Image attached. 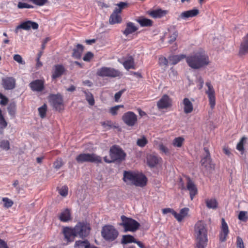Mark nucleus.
<instances>
[{
    "label": "nucleus",
    "instance_id": "nucleus-1",
    "mask_svg": "<svg viewBox=\"0 0 248 248\" xmlns=\"http://www.w3.org/2000/svg\"><path fill=\"white\" fill-rule=\"evenodd\" d=\"M186 61L188 66L194 69L204 67L210 63L209 57L204 51H200L187 56Z\"/></svg>",
    "mask_w": 248,
    "mask_h": 248
},
{
    "label": "nucleus",
    "instance_id": "nucleus-2",
    "mask_svg": "<svg viewBox=\"0 0 248 248\" xmlns=\"http://www.w3.org/2000/svg\"><path fill=\"white\" fill-rule=\"evenodd\" d=\"M195 236L197 242L206 244L208 242V230L206 224L202 221H198L194 226Z\"/></svg>",
    "mask_w": 248,
    "mask_h": 248
},
{
    "label": "nucleus",
    "instance_id": "nucleus-3",
    "mask_svg": "<svg viewBox=\"0 0 248 248\" xmlns=\"http://www.w3.org/2000/svg\"><path fill=\"white\" fill-rule=\"evenodd\" d=\"M110 162L119 164L125 159L126 156L124 151L118 145H113L109 149Z\"/></svg>",
    "mask_w": 248,
    "mask_h": 248
},
{
    "label": "nucleus",
    "instance_id": "nucleus-4",
    "mask_svg": "<svg viewBox=\"0 0 248 248\" xmlns=\"http://www.w3.org/2000/svg\"><path fill=\"white\" fill-rule=\"evenodd\" d=\"M121 219L122 222L120 223V225L123 227L125 232H135L139 229L140 226V224L136 220L124 215L121 217Z\"/></svg>",
    "mask_w": 248,
    "mask_h": 248
},
{
    "label": "nucleus",
    "instance_id": "nucleus-5",
    "mask_svg": "<svg viewBox=\"0 0 248 248\" xmlns=\"http://www.w3.org/2000/svg\"><path fill=\"white\" fill-rule=\"evenodd\" d=\"M76 161L79 164L84 162L100 163L102 161L101 157L94 154L82 153L80 154L76 157Z\"/></svg>",
    "mask_w": 248,
    "mask_h": 248
},
{
    "label": "nucleus",
    "instance_id": "nucleus-6",
    "mask_svg": "<svg viewBox=\"0 0 248 248\" xmlns=\"http://www.w3.org/2000/svg\"><path fill=\"white\" fill-rule=\"evenodd\" d=\"M74 228L76 236L82 239L89 234L91 230L90 224L85 222H78Z\"/></svg>",
    "mask_w": 248,
    "mask_h": 248
},
{
    "label": "nucleus",
    "instance_id": "nucleus-7",
    "mask_svg": "<svg viewBox=\"0 0 248 248\" xmlns=\"http://www.w3.org/2000/svg\"><path fill=\"white\" fill-rule=\"evenodd\" d=\"M48 99L50 104L56 110L62 109L63 98L61 94H51L48 96Z\"/></svg>",
    "mask_w": 248,
    "mask_h": 248
},
{
    "label": "nucleus",
    "instance_id": "nucleus-8",
    "mask_svg": "<svg viewBox=\"0 0 248 248\" xmlns=\"http://www.w3.org/2000/svg\"><path fill=\"white\" fill-rule=\"evenodd\" d=\"M122 120L128 126H133L137 123V116L132 111H128L124 114Z\"/></svg>",
    "mask_w": 248,
    "mask_h": 248
},
{
    "label": "nucleus",
    "instance_id": "nucleus-9",
    "mask_svg": "<svg viewBox=\"0 0 248 248\" xmlns=\"http://www.w3.org/2000/svg\"><path fill=\"white\" fill-rule=\"evenodd\" d=\"M181 188L182 190L186 189L189 191L190 198L191 201L193 200L195 196L198 193V189L196 186L189 177L187 178L186 188L183 184Z\"/></svg>",
    "mask_w": 248,
    "mask_h": 248
},
{
    "label": "nucleus",
    "instance_id": "nucleus-10",
    "mask_svg": "<svg viewBox=\"0 0 248 248\" xmlns=\"http://www.w3.org/2000/svg\"><path fill=\"white\" fill-rule=\"evenodd\" d=\"M159 109H166L172 106V100L167 94H164L157 102Z\"/></svg>",
    "mask_w": 248,
    "mask_h": 248
},
{
    "label": "nucleus",
    "instance_id": "nucleus-11",
    "mask_svg": "<svg viewBox=\"0 0 248 248\" xmlns=\"http://www.w3.org/2000/svg\"><path fill=\"white\" fill-rule=\"evenodd\" d=\"M38 24L35 22L28 20L21 23L17 26L15 30L16 33H17L18 30L22 29L25 30H29L31 28L33 30H36L38 28Z\"/></svg>",
    "mask_w": 248,
    "mask_h": 248
},
{
    "label": "nucleus",
    "instance_id": "nucleus-12",
    "mask_svg": "<svg viewBox=\"0 0 248 248\" xmlns=\"http://www.w3.org/2000/svg\"><path fill=\"white\" fill-rule=\"evenodd\" d=\"M229 233V227L225 219H221V231L219 232V241L224 242L227 240L228 234Z\"/></svg>",
    "mask_w": 248,
    "mask_h": 248
},
{
    "label": "nucleus",
    "instance_id": "nucleus-13",
    "mask_svg": "<svg viewBox=\"0 0 248 248\" xmlns=\"http://www.w3.org/2000/svg\"><path fill=\"white\" fill-rule=\"evenodd\" d=\"M2 85L5 90H13L16 86V79L13 77H6L2 79Z\"/></svg>",
    "mask_w": 248,
    "mask_h": 248
},
{
    "label": "nucleus",
    "instance_id": "nucleus-14",
    "mask_svg": "<svg viewBox=\"0 0 248 248\" xmlns=\"http://www.w3.org/2000/svg\"><path fill=\"white\" fill-rule=\"evenodd\" d=\"M29 87L33 92H41L44 89V82L41 79H36L29 84Z\"/></svg>",
    "mask_w": 248,
    "mask_h": 248
},
{
    "label": "nucleus",
    "instance_id": "nucleus-15",
    "mask_svg": "<svg viewBox=\"0 0 248 248\" xmlns=\"http://www.w3.org/2000/svg\"><path fill=\"white\" fill-rule=\"evenodd\" d=\"M147 182V179L144 174L141 173L136 172L133 185L137 186L143 187L146 185Z\"/></svg>",
    "mask_w": 248,
    "mask_h": 248
},
{
    "label": "nucleus",
    "instance_id": "nucleus-16",
    "mask_svg": "<svg viewBox=\"0 0 248 248\" xmlns=\"http://www.w3.org/2000/svg\"><path fill=\"white\" fill-rule=\"evenodd\" d=\"M204 150L206 155L201 159L202 166L206 169L212 168L211 159L209 150L207 148H204Z\"/></svg>",
    "mask_w": 248,
    "mask_h": 248
},
{
    "label": "nucleus",
    "instance_id": "nucleus-17",
    "mask_svg": "<svg viewBox=\"0 0 248 248\" xmlns=\"http://www.w3.org/2000/svg\"><path fill=\"white\" fill-rule=\"evenodd\" d=\"M138 29V27L135 25V23L129 21L126 23L125 28L123 31V33L125 36H127L137 31Z\"/></svg>",
    "mask_w": 248,
    "mask_h": 248
},
{
    "label": "nucleus",
    "instance_id": "nucleus-18",
    "mask_svg": "<svg viewBox=\"0 0 248 248\" xmlns=\"http://www.w3.org/2000/svg\"><path fill=\"white\" fill-rule=\"evenodd\" d=\"M199 13V10L194 9L182 12L179 16L178 17V20L182 19H186L189 17H193L197 16Z\"/></svg>",
    "mask_w": 248,
    "mask_h": 248
},
{
    "label": "nucleus",
    "instance_id": "nucleus-19",
    "mask_svg": "<svg viewBox=\"0 0 248 248\" xmlns=\"http://www.w3.org/2000/svg\"><path fill=\"white\" fill-rule=\"evenodd\" d=\"M136 172L132 171H124V172L123 180L126 183H129L133 185L136 177Z\"/></svg>",
    "mask_w": 248,
    "mask_h": 248
},
{
    "label": "nucleus",
    "instance_id": "nucleus-20",
    "mask_svg": "<svg viewBox=\"0 0 248 248\" xmlns=\"http://www.w3.org/2000/svg\"><path fill=\"white\" fill-rule=\"evenodd\" d=\"M239 53L241 55H246L248 53V33L243 38Z\"/></svg>",
    "mask_w": 248,
    "mask_h": 248
},
{
    "label": "nucleus",
    "instance_id": "nucleus-21",
    "mask_svg": "<svg viewBox=\"0 0 248 248\" xmlns=\"http://www.w3.org/2000/svg\"><path fill=\"white\" fill-rule=\"evenodd\" d=\"M184 112L186 114L191 113L193 110V105L192 103L188 98H185L183 100Z\"/></svg>",
    "mask_w": 248,
    "mask_h": 248
},
{
    "label": "nucleus",
    "instance_id": "nucleus-22",
    "mask_svg": "<svg viewBox=\"0 0 248 248\" xmlns=\"http://www.w3.org/2000/svg\"><path fill=\"white\" fill-rule=\"evenodd\" d=\"M189 209L187 207H185L181 209L179 213L175 212L174 216L175 218L179 222H181L185 217L188 216Z\"/></svg>",
    "mask_w": 248,
    "mask_h": 248
},
{
    "label": "nucleus",
    "instance_id": "nucleus-23",
    "mask_svg": "<svg viewBox=\"0 0 248 248\" xmlns=\"http://www.w3.org/2000/svg\"><path fill=\"white\" fill-rule=\"evenodd\" d=\"M84 46L81 44H77L76 47L73 49L72 57L75 59H80L84 50Z\"/></svg>",
    "mask_w": 248,
    "mask_h": 248
},
{
    "label": "nucleus",
    "instance_id": "nucleus-24",
    "mask_svg": "<svg viewBox=\"0 0 248 248\" xmlns=\"http://www.w3.org/2000/svg\"><path fill=\"white\" fill-rule=\"evenodd\" d=\"M64 71L65 68L63 65L61 64L56 65L55 66L54 72L52 75V78L53 79H56L61 77Z\"/></svg>",
    "mask_w": 248,
    "mask_h": 248
},
{
    "label": "nucleus",
    "instance_id": "nucleus-25",
    "mask_svg": "<svg viewBox=\"0 0 248 248\" xmlns=\"http://www.w3.org/2000/svg\"><path fill=\"white\" fill-rule=\"evenodd\" d=\"M123 64L124 67L128 70L130 69H134L135 68L134 60L131 56H129L126 60L123 62Z\"/></svg>",
    "mask_w": 248,
    "mask_h": 248
},
{
    "label": "nucleus",
    "instance_id": "nucleus-26",
    "mask_svg": "<svg viewBox=\"0 0 248 248\" xmlns=\"http://www.w3.org/2000/svg\"><path fill=\"white\" fill-rule=\"evenodd\" d=\"M136 21L138 22L141 27H151L153 24V22L152 20L144 17H140L139 18L136 19Z\"/></svg>",
    "mask_w": 248,
    "mask_h": 248
},
{
    "label": "nucleus",
    "instance_id": "nucleus-27",
    "mask_svg": "<svg viewBox=\"0 0 248 248\" xmlns=\"http://www.w3.org/2000/svg\"><path fill=\"white\" fill-rule=\"evenodd\" d=\"M161 160V158H158L155 155H150L147 157V164L150 167H154L159 163Z\"/></svg>",
    "mask_w": 248,
    "mask_h": 248
},
{
    "label": "nucleus",
    "instance_id": "nucleus-28",
    "mask_svg": "<svg viewBox=\"0 0 248 248\" xmlns=\"http://www.w3.org/2000/svg\"><path fill=\"white\" fill-rule=\"evenodd\" d=\"M63 233L65 238L66 239L67 241H70V237L76 236L74 227L73 228H71L67 227L64 228L63 229Z\"/></svg>",
    "mask_w": 248,
    "mask_h": 248
},
{
    "label": "nucleus",
    "instance_id": "nucleus-29",
    "mask_svg": "<svg viewBox=\"0 0 248 248\" xmlns=\"http://www.w3.org/2000/svg\"><path fill=\"white\" fill-rule=\"evenodd\" d=\"M122 21L120 15L112 13L109 18V23L111 24H119Z\"/></svg>",
    "mask_w": 248,
    "mask_h": 248
},
{
    "label": "nucleus",
    "instance_id": "nucleus-30",
    "mask_svg": "<svg viewBox=\"0 0 248 248\" xmlns=\"http://www.w3.org/2000/svg\"><path fill=\"white\" fill-rule=\"evenodd\" d=\"M166 14V12L160 9L152 11L149 13V15L153 18H160Z\"/></svg>",
    "mask_w": 248,
    "mask_h": 248
},
{
    "label": "nucleus",
    "instance_id": "nucleus-31",
    "mask_svg": "<svg viewBox=\"0 0 248 248\" xmlns=\"http://www.w3.org/2000/svg\"><path fill=\"white\" fill-rule=\"evenodd\" d=\"M186 57H187L184 54L173 55L169 57V61L172 65H175L178 63L181 60Z\"/></svg>",
    "mask_w": 248,
    "mask_h": 248
},
{
    "label": "nucleus",
    "instance_id": "nucleus-32",
    "mask_svg": "<svg viewBox=\"0 0 248 248\" xmlns=\"http://www.w3.org/2000/svg\"><path fill=\"white\" fill-rule=\"evenodd\" d=\"M82 92L85 94L86 99L88 101V103L91 106H93L94 104V100L92 93L89 92L88 90H85L84 89L82 90Z\"/></svg>",
    "mask_w": 248,
    "mask_h": 248
},
{
    "label": "nucleus",
    "instance_id": "nucleus-33",
    "mask_svg": "<svg viewBox=\"0 0 248 248\" xmlns=\"http://www.w3.org/2000/svg\"><path fill=\"white\" fill-rule=\"evenodd\" d=\"M70 211L68 209H66L62 212L59 217V219L62 222H67L70 219Z\"/></svg>",
    "mask_w": 248,
    "mask_h": 248
},
{
    "label": "nucleus",
    "instance_id": "nucleus-34",
    "mask_svg": "<svg viewBox=\"0 0 248 248\" xmlns=\"http://www.w3.org/2000/svg\"><path fill=\"white\" fill-rule=\"evenodd\" d=\"M206 206L209 209H216L218 203L215 199H208L205 200Z\"/></svg>",
    "mask_w": 248,
    "mask_h": 248
},
{
    "label": "nucleus",
    "instance_id": "nucleus-35",
    "mask_svg": "<svg viewBox=\"0 0 248 248\" xmlns=\"http://www.w3.org/2000/svg\"><path fill=\"white\" fill-rule=\"evenodd\" d=\"M117 6L118 7L115 8V10L112 13L120 15L121 13L122 10L128 6V3L125 2H120L119 3L117 4Z\"/></svg>",
    "mask_w": 248,
    "mask_h": 248
},
{
    "label": "nucleus",
    "instance_id": "nucleus-36",
    "mask_svg": "<svg viewBox=\"0 0 248 248\" xmlns=\"http://www.w3.org/2000/svg\"><path fill=\"white\" fill-rule=\"evenodd\" d=\"M96 74L101 77H108V67H102L98 69Z\"/></svg>",
    "mask_w": 248,
    "mask_h": 248
},
{
    "label": "nucleus",
    "instance_id": "nucleus-37",
    "mask_svg": "<svg viewBox=\"0 0 248 248\" xmlns=\"http://www.w3.org/2000/svg\"><path fill=\"white\" fill-rule=\"evenodd\" d=\"M119 234L118 231L113 226L109 225V241L116 239Z\"/></svg>",
    "mask_w": 248,
    "mask_h": 248
},
{
    "label": "nucleus",
    "instance_id": "nucleus-38",
    "mask_svg": "<svg viewBox=\"0 0 248 248\" xmlns=\"http://www.w3.org/2000/svg\"><path fill=\"white\" fill-rule=\"evenodd\" d=\"M136 239L131 235H124L123 236L122 239V243L123 244H126L128 243H134Z\"/></svg>",
    "mask_w": 248,
    "mask_h": 248
},
{
    "label": "nucleus",
    "instance_id": "nucleus-39",
    "mask_svg": "<svg viewBox=\"0 0 248 248\" xmlns=\"http://www.w3.org/2000/svg\"><path fill=\"white\" fill-rule=\"evenodd\" d=\"M185 139L182 137H178L175 138L172 141V145L173 146L180 148L184 144Z\"/></svg>",
    "mask_w": 248,
    "mask_h": 248
},
{
    "label": "nucleus",
    "instance_id": "nucleus-40",
    "mask_svg": "<svg viewBox=\"0 0 248 248\" xmlns=\"http://www.w3.org/2000/svg\"><path fill=\"white\" fill-rule=\"evenodd\" d=\"M16 103L14 102H11L9 104L7 107V110L9 115L11 116H14L16 111Z\"/></svg>",
    "mask_w": 248,
    "mask_h": 248
},
{
    "label": "nucleus",
    "instance_id": "nucleus-41",
    "mask_svg": "<svg viewBox=\"0 0 248 248\" xmlns=\"http://www.w3.org/2000/svg\"><path fill=\"white\" fill-rule=\"evenodd\" d=\"M206 85L208 87V90L205 92V93L207 94L208 96L215 95V92L211 82H206Z\"/></svg>",
    "mask_w": 248,
    "mask_h": 248
},
{
    "label": "nucleus",
    "instance_id": "nucleus-42",
    "mask_svg": "<svg viewBox=\"0 0 248 248\" xmlns=\"http://www.w3.org/2000/svg\"><path fill=\"white\" fill-rule=\"evenodd\" d=\"M87 244H90L89 242L87 240L77 241L75 242V244L74 245V248H83L84 247V248H85V246Z\"/></svg>",
    "mask_w": 248,
    "mask_h": 248
},
{
    "label": "nucleus",
    "instance_id": "nucleus-43",
    "mask_svg": "<svg viewBox=\"0 0 248 248\" xmlns=\"http://www.w3.org/2000/svg\"><path fill=\"white\" fill-rule=\"evenodd\" d=\"M101 235L105 240H108V225H106L102 228Z\"/></svg>",
    "mask_w": 248,
    "mask_h": 248
},
{
    "label": "nucleus",
    "instance_id": "nucleus-44",
    "mask_svg": "<svg viewBox=\"0 0 248 248\" xmlns=\"http://www.w3.org/2000/svg\"><path fill=\"white\" fill-rule=\"evenodd\" d=\"M240 220L246 222L248 219V213L247 211H240L238 216Z\"/></svg>",
    "mask_w": 248,
    "mask_h": 248
},
{
    "label": "nucleus",
    "instance_id": "nucleus-45",
    "mask_svg": "<svg viewBox=\"0 0 248 248\" xmlns=\"http://www.w3.org/2000/svg\"><path fill=\"white\" fill-rule=\"evenodd\" d=\"M147 143L148 140L144 136L141 139H138L137 141V145L140 147H144Z\"/></svg>",
    "mask_w": 248,
    "mask_h": 248
},
{
    "label": "nucleus",
    "instance_id": "nucleus-46",
    "mask_svg": "<svg viewBox=\"0 0 248 248\" xmlns=\"http://www.w3.org/2000/svg\"><path fill=\"white\" fill-rule=\"evenodd\" d=\"M246 138L242 137L240 140V141L238 143L236 146V149L238 151L240 152H243L244 150V144L246 141Z\"/></svg>",
    "mask_w": 248,
    "mask_h": 248
},
{
    "label": "nucleus",
    "instance_id": "nucleus-47",
    "mask_svg": "<svg viewBox=\"0 0 248 248\" xmlns=\"http://www.w3.org/2000/svg\"><path fill=\"white\" fill-rule=\"evenodd\" d=\"M7 125V123L2 114L1 110L0 109V129H4L6 127Z\"/></svg>",
    "mask_w": 248,
    "mask_h": 248
},
{
    "label": "nucleus",
    "instance_id": "nucleus-48",
    "mask_svg": "<svg viewBox=\"0 0 248 248\" xmlns=\"http://www.w3.org/2000/svg\"><path fill=\"white\" fill-rule=\"evenodd\" d=\"M0 147L6 151L10 149V143L7 140H2L0 142Z\"/></svg>",
    "mask_w": 248,
    "mask_h": 248
},
{
    "label": "nucleus",
    "instance_id": "nucleus-49",
    "mask_svg": "<svg viewBox=\"0 0 248 248\" xmlns=\"http://www.w3.org/2000/svg\"><path fill=\"white\" fill-rule=\"evenodd\" d=\"M46 108L47 107L46 104L38 108L39 113L41 118H43L46 116Z\"/></svg>",
    "mask_w": 248,
    "mask_h": 248
},
{
    "label": "nucleus",
    "instance_id": "nucleus-50",
    "mask_svg": "<svg viewBox=\"0 0 248 248\" xmlns=\"http://www.w3.org/2000/svg\"><path fill=\"white\" fill-rule=\"evenodd\" d=\"M120 71L114 69L109 68V77H117L121 75Z\"/></svg>",
    "mask_w": 248,
    "mask_h": 248
},
{
    "label": "nucleus",
    "instance_id": "nucleus-51",
    "mask_svg": "<svg viewBox=\"0 0 248 248\" xmlns=\"http://www.w3.org/2000/svg\"><path fill=\"white\" fill-rule=\"evenodd\" d=\"M30 1L32 2L33 4L41 6L45 5L48 2L47 0H30Z\"/></svg>",
    "mask_w": 248,
    "mask_h": 248
},
{
    "label": "nucleus",
    "instance_id": "nucleus-52",
    "mask_svg": "<svg viewBox=\"0 0 248 248\" xmlns=\"http://www.w3.org/2000/svg\"><path fill=\"white\" fill-rule=\"evenodd\" d=\"M17 7L19 9L33 8V6L27 3L19 2L17 4Z\"/></svg>",
    "mask_w": 248,
    "mask_h": 248
},
{
    "label": "nucleus",
    "instance_id": "nucleus-53",
    "mask_svg": "<svg viewBox=\"0 0 248 248\" xmlns=\"http://www.w3.org/2000/svg\"><path fill=\"white\" fill-rule=\"evenodd\" d=\"M2 201L4 202V206L6 208L11 207L13 204V201L7 198H3Z\"/></svg>",
    "mask_w": 248,
    "mask_h": 248
},
{
    "label": "nucleus",
    "instance_id": "nucleus-54",
    "mask_svg": "<svg viewBox=\"0 0 248 248\" xmlns=\"http://www.w3.org/2000/svg\"><path fill=\"white\" fill-rule=\"evenodd\" d=\"M121 108H124L123 105H117L115 107H112L110 109V112L113 115H115L117 114L118 109Z\"/></svg>",
    "mask_w": 248,
    "mask_h": 248
},
{
    "label": "nucleus",
    "instance_id": "nucleus-55",
    "mask_svg": "<svg viewBox=\"0 0 248 248\" xmlns=\"http://www.w3.org/2000/svg\"><path fill=\"white\" fill-rule=\"evenodd\" d=\"M93 57V54L89 51L85 54L83 58V61L85 62H89Z\"/></svg>",
    "mask_w": 248,
    "mask_h": 248
},
{
    "label": "nucleus",
    "instance_id": "nucleus-56",
    "mask_svg": "<svg viewBox=\"0 0 248 248\" xmlns=\"http://www.w3.org/2000/svg\"><path fill=\"white\" fill-rule=\"evenodd\" d=\"M13 59L15 61L21 64H24L25 63L21 56L19 54H15L14 56Z\"/></svg>",
    "mask_w": 248,
    "mask_h": 248
},
{
    "label": "nucleus",
    "instance_id": "nucleus-57",
    "mask_svg": "<svg viewBox=\"0 0 248 248\" xmlns=\"http://www.w3.org/2000/svg\"><path fill=\"white\" fill-rule=\"evenodd\" d=\"M175 211L173 209L170 208H166L162 209V213L163 214L165 215L168 213H171L174 217L175 214Z\"/></svg>",
    "mask_w": 248,
    "mask_h": 248
},
{
    "label": "nucleus",
    "instance_id": "nucleus-58",
    "mask_svg": "<svg viewBox=\"0 0 248 248\" xmlns=\"http://www.w3.org/2000/svg\"><path fill=\"white\" fill-rule=\"evenodd\" d=\"M60 194L63 196L65 197L68 194V187L66 186H63L59 191Z\"/></svg>",
    "mask_w": 248,
    "mask_h": 248
},
{
    "label": "nucleus",
    "instance_id": "nucleus-59",
    "mask_svg": "<svg viewBox=\"0 0 248 248\" xmlns=\"http://www.w3.org/2000/svg\"><path fill=\"white\" fill-rule=\"evenodd\" d=\"M209 101V104L211 108H214L216 104L215 95L208 96Z\"/></svg>",
    "mask_w": 248,
    "mask_h": 248
},
{
    "label": "nucleus",
    "instance_id": "nucleus-60",
    "mask_svg": "<svg viewBox=\"0 0 248 248\" xmlns=\"http://www.w3.org/2000/svg\"><path fill=\"white\" fill-rule=\"evenodd\" d=\"M62 161L61 159H58L56 161L54 162L53 164L54 167L57 170H58L61 168V167L62 166Z\"/></svg>",
    "mask_w": 248,
    "mask_h": 248
},
{
    "label": "nucleus",
    "instance_id": "nucleus-61",
    "mask_svg": "<svg viewBox=\"0 0 248 248\" xmlns=\"http://www.w3.org/2000/svg\"><path fill=\"white\" fill-rule=\"evenodd\" d=\"M159 149L161 152L165 154H168L169 153V149L163 144H160L159 145Z\"/></svg>",
    "mask_w": 248,
    "mask_h": 248
},
{
    "label": "nucleus",
    "instance_id": "nucleus-62",
    "mask_svg": "<svg viewBox=\"0 0 248 248\" xmlns=\"http://www.w3.org/2000/svg\"><path fill=\"white\" fill-rule=\"evenodd\" d=\"M236 244L237 248H245L243 241L240 237L237 238Z\"/></svg>",
    "mask_w": 248,
    "mask_h": 248
},
{
    "label": "nucleus",
    "instance_id": "nucleus-63",
    "mask_svg": "<svg viewBox=\"0 0 248 248\" xmlns=\"http://www.w3.org/2000/svg\"><path fill=\"white\" fill-rule=\"evenodd\" d=\"M124 92V90H122L115 93V94L114 95V100L115 102H119V99L121 98V97Z\"/></svg>",
    "mask_w": 248,
    "mask_h": 248
},
{
    "label": "nucleus",
    "instance_id": "nucleus-64",
    "mask_svg": "<svg viewBox=\"0 0 248 248\" xmlns=\"http://www.w3.org/2000/svg\"><path fill=\"white\" fill-rule=\"evenodd\" d=\"M168 63V60L165 57H160L159 58V63L160 65H167Z\"/></svg>",
    "mask_w": 248,
    "mask_h": 248
}]
</instances>
